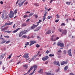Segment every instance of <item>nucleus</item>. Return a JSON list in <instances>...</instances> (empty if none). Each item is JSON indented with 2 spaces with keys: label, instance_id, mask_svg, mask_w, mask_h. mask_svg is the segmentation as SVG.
I'll return each instance as SVG.
<instances>
[{
  "label": "nucleus",
  "instance_id": "f257e3e1",
  "mask_svg": "<svg viewBox=\"0 0 75 75\" xmlns=\"http://www.w3.org/2000/svg\"><path fill=\"white\" fill-rule=\"evenodd\" d=\"M2 14L1 16V18L3 20H6L8 18V15L6 13V11L4 10L3 11Z\"/></svg>",
  "mask_w": 75,
  "mask_h": 75
},
{
  "label": "nucleus",
  "instance_id": "f03ea898",
  "mask_svg": "<svg viewBox=\"0 0 75 75\" xmlns=\"http://www.w3.org/2000/svg\"><path fill=\"white\" fill-rule=\"evenodd\" d=\"M33 68H34V69L33 71V73L34 72V71H35V70H36V69L37 68V66L36 65H35L33 66L32 67H31L29 70H28V71L26 74H28L30 73V71H31V70H32V69H33Z\"/></svg>",
  "mask_w": 75,
  "mask_h": 75
},
{
  "label": "nucleus",
  "instance_id": "7ed1b4c3",
  "mask_svg": "<svg viewBox=\"0 0 75 75\" xmlns=\"http://www.w3.org/2000/svg\"><path fill=\"white\" fill-rule=\"evenodd\" d=\"M14 12L13 11H10V13L9 14V17L10 18H13L14 17Z\"/></svg>",
  "mask_w": 75,
  "mask_h": 75
},
{
  "label": "nucleus",
  "instance_id": "20e7f679",
  "mask_svg": "<svg viewBox=\"0 0 75 75\" xmlns=\"http://www.w3.org/2000/svg\"><path fill=\"white\" fill-rule=\"evenodd\" d=\"M25 0H24L23 1H22V2H21V1H20V2L18 3V5L19 7H21L22 5L25 2Z\"/></svg>",
  "mask_w": 75,
  "mask_h": 75
},
{
  "label": "nucleus",
  "instance_id": "39448f33",
  "mask_svg": "<svg viewBox=\"0 0 75 75\" xmlns=\"http://www.w3.org/2000/svg\"><path fill=\"white\" fill-rule=\"evenodd\" d=\"M58 46H60V47H64V44L60 42H58L57 44Z\"/></svg>",
  "mask_w": 75,
  "mask_h": 75
},
{
  "label": "nucleus",
  "instance_id": "423d86ee",
  "mask_svg": "<svg viewBox=\"0 0 75 75\" xmlns=\"http://www.w3.org/2000/svg\"><path fill=\"white\" fill-rule=\"evenodd\" d=\"M48 58H49L48 56H46L42 58V60L43 61H46V60H47Z\"/></svg>",
  "mask_w": 75,
  "mask_h": 75
},
{
  "label": "nucleus",
  "instance_id": "0eeeda50",
  "mask_svg": "<svg viewBox=\"0 0 75 75\" xmlns=\"http://www.w3.org/2000/svg\"><path fill=\"white\" fill-rule=\"evenodd\" d=\"M54 65H58L59 67H60V65H59V62L58 61H55L53 62Z\"/></svg>",
  "mask_w": 75,
  "mask_h": 75
},
{
  "label": "nucleus",
  "instance_id": "6e6552de",
  "mask_svg": "<svg viewBox=\"0 0 75 75\" xmlns=\"http://www.w3.org/2000/svg\"><path fill=\"white\" fill-rule=\"evenodd\" d=\"M23 58H25L26 59H27V58H28V53H25V54L23 55Z\"/></svg>",
  "mask_w": 75,
  "mask_h": 75
},
{
  "label": "nucleus",
  "instance_id": "1a4fd4ad",
  "mask_svg": "<svg viewBox=\"0 0 75 75\" xmlns=\"http://www.w3.org/2000/svg\"><path fill=\"white\" fill-rule=\"evenodd\" d=\"M30 46H31L32 45L34 44H35V43H36L37 42L35 41H30Z\"/></svg>",
  "mask_w": 75,
  "mask_h": 75
},
{
  "label": "nucleus",
  "instance_id": "9d476101",
  "mask_svg": "<svg viewBox=\"0 0 75 75\" xmlns=\"http://www.w3.org/2000/svg\"><path fill=\"white\" fill-rule=\"evenodd\" d=\"M47 12H46L44 14V16H43V18H42L43 21H44V20H45V16H47Z\"/></svg>",
  "mask_w": 75,
  "mask_h": 75
},
{
  "label": "nucleus",
  "instance_id": "9b49d317",
  "mask_svg": "<svg viewBox=\"0 0 75 75\" xmlns=\"http://www.w3.org/2000/svg\"><path fill=\"white\" fill-rule=\"evenodd\" d=\"M68 54L70 57H72V54H71V50L70 49L68 50Z\"/></svg>",
  "mask_w": 75,
  "mask_h": 75
},
{
  "label": "nucleus",
  "instance_id": "f8f14e48",
  "mask_svg": "<svg viewBox=\"0 0 75 75\" xmlns=\"http://www.w3.org/2000/svg\"><path fill=\"white\" fill-rule=\"evenodd\" d=\"M5 55V54H1L0 56V58L1 59H3L4 57V56Z\"/></svg>",
  "mask_w": 75,
  "mask_h": 75
},
{
  "label": "nucleus",
  "instance_id": "ddd939ff",
  "mask_svg": "<svg viewBox=\"0 0 75 75\" xmlns=\"http://www.w3.org/2000/svg\"><path fill=\"white\" fill-rule=\"evenodd\" d=\"M67 30H66V29H64L62 32V33L63 34L66 35V34H67Z\"/></svg>",
  "mask_w": 75,
  "mask_h": 75
},
{
  "label": "nucleus",
  "instance_id": "4468645a",
  "mask_svg": "<svg viewBox=\"0 0 75 75\" xmlns=\"http://www.w3.org/2000/svg\"><path fill=\"white\" fill-rule=\"evenodd\" d=\"M39 24H38L37 25H33L31 27V29L32 30L33 29H34L35 27H37L38 25Z\"/></svg>",
  "mask_w": 75,
  "mask_h": 75
},
{
  "label": "nucleus",
  "instance_id": "2eb2a0df",
  "mask_svg": "<svg viewBox=\"0 0 75 75\" xmlns=\"http://www.w3.org/2000/svg\"><path fill=\"white\" fill-rule=\"evenodd\" d=\"M67 63L68 62H62L61 63V65H64V64H67Z\"/></svg>",
  "mask_w": 75,
  "mask_h": 75
},
{
  "label": "nucleus",
  "instance_id": "dca6fc26",
  "mask_svg": "<svg viewBox=\"0 0 75 75\" xmlns=\"http://www.w3.org/2000/svg\"><path fill=\"white\" fill-rule=\"evenodd\" d=\"M29 31H30V30H25L23 31H22V33H23V34H25L27 32H28Z\"/></svg>",
  "mask_w": 75,
  "mask_h": 75
},
{
  "label": "nucleus",
  "instance_id": "f3484780",
  "mask_svg": "<svg viewBox=\"0 0 75 75\" xmlns=\"http://www.w3.org/2000/svg\"><path fill=\"white\" fill-rule=\"evenodd\" d=\"M68 66H66L65 67V68H64V70L65 71H67L68 69Z\"/></svg>",
  "mask_w": 75,
  "mask_h": 75
},
{
  "label": "nucleus",
  "instance_id": "a211bd4d",
  "mask_svg": "<svg viewBox=\"0 0 75 75\" xmlns=\"http://www.w3.org/2000/svg\"><path fill=\"white\" fill-rule=\"evenodd\" d=\"M23 67H25V69H27V68H28V65L27 64H25V65H23Z\"/></svg>",
  "mask_w": 75,
  "mask_h": 75
},
{
  "label": "nucleus",
  "instance_id": "6ab92c4d",
  "mask_svg": "<svg viewBox=\"0 0 75 75\" xmlns=\"http://www.w3.org/2000/svg\"><path fill=\"white\" fill-rule=\"evenodd\" d=\"M38 72L40 73V74H42V73L43 72V69H40V70L38 71Z\"/></svg>",
  "mask_w": 75,
  "mask_h": 75
},
{
  "label": "nucleus",
  "instance_id": "aec40b11",
  "mask_svg": "<svg viewBox=\"0 0 75 75\" xmlns=\"http://www.w3.org/2000/svg\"><path fill=\"white\" fill-rule=\"evenodd\" d=\"M50 33H51V30H48L47 33H46L45 34L46 35H47V34H49Z\"/></svg>",
  "mask_w": 75,
  "mask_h": 75
},
{
  "label": "nucleus",
  "instance_id": "412c9836",
  "mask_svg": "<svg viewBox=\"0 0 75 75\" xmlns=\"http://www.w3.org/2000/svg\"><path fill=\"white\" fill-rule=\"evenodd\" d=\"M24 34L22 32H21L20 33L19 35V36L20 37H21Z\"/></svg>",
  "mask_w": 75,
  "mask_h": 75
},
{
  "label": "nucleus",
  "instance_id": "4be33fe9",
  "mask_svg": "<svg viewBox=\"0 0 75 75\" xmlns=\"http://www.w3.org/2000/svg\"><path fill=\"white\" fill-rule=\"evenodd\" d=\"M19 29H20V28H18L16 30H14L13 31V33H16V32H17V31H18V30H19Z\"/></svg>",
  "mask_w": 75,
  "mask_h": 75
},
{
  "label": "nucleus",
  "instance_id": "5701e85b",
  "mask_svg": "<svg viewBox=\"0 0 75 75\" xmlns=\"http://www.w3.org/2000/svg\"><path fill=\"white\" fill-rule=\"evenodd\" d=\"M59 31V32H62V31H63V30H62V29L61 28H59L58 30Z\"/></svg>",
  "mask_w": 75,
  "mask_h": 75
},
{
  "label": "nucleus",
  "instance_id": "b1692460",
  "mask_svg": "<svg viewBox=\"0 0 75 75\" xmlns=\"http://www.w3.org/2000/svg\"><path fill=\"white\" fill-rule=\"evenodd\" d=\"M35 5L36 7H38L39 6V4L35 3Z\"/></svg>",
  "mask_w": 75,
  "mask_h": 75
},
{
  "label": "nucleus",
  "instance_id": "393cba45",
  "mask_svg": "<svg viewBox=\"0 0 75 75\" xmlns=\"http://www.w3.org/2000/svg\"><path fill=\"white\" fill-rule=\"evenodd\" d=\"M51 41H56V40H57L55 39H53V38H51Z\"/></svg>",
  "mask_w": 75,
  "mask_h": 75
},
{
  "label": "nucleus",
  "instance_id": "a878e982",
  "mask_svg": "<svg viewBox=\"0 0 75 75\" xmlns=\"http://www.w3.org/2000/svg\"><path fill=\"white\" fill-rule=\"evenodd\" d=\"M58 52L59 53H60V54H59V55H61V54H62V51H61V50H59V51H58Z\"/></svg>",
  "mask_w": 75,
  "mask_h": 75
},
{
  "label": "nucleus",
  "instance_id": "bb28decb",
  "mask_svg": "<svg viewBox=\"0 0 75 75\" xmlns=\"http://www.w3.org/2000/svg\"><path fill=\"white\" fill-rule=\"evenodd\" d=\"M52 16H48L47 18L48 19H50V18H52Z\"/></svg>",
  "mask_w": 75,
  "mask_h": 75
},
{
  "label": "nucleus",
  "instance_id": "cd10ccee",
  "mask_svg": "<svg viewBox=\"0 0 75 75\" xmlns=\"http://www.w3.org/2000/svg\"><path fill=\"white\" fill-rule=\"evenodd\" d=\"M17 9H16L15 10L14 12L15 14H17Z\"/></svg>",
  "mask_w": 75,
  "mask_h": 75
},
{
  "label": "nucleus",
  "instance_id": "c85d7f7f",
  "mask_svg": "<svg viewBox=\"0 0 75 75\" xmlns=\"http://www.w3.org/2000/svg\"><path fill=\"white\" fill-rule=\"evenodd\" d=\"M22 27H25V26H26V23H23L22 25Z\"/></svg>",
  "mask_w": 75,
  "mask_h": 75
},
{
  "label": "nucleus",
  "instance_id": "c756f323",
  "mask_svg": "<svg viewBox=\"0 0 75 75\" xmlns=\"http://www.w3.org/2000/svg\"><path fill=\"white\" fill-rule=\"evenodd\" d=\"M34 14V13H31L30 14H29L28 16V17H31L32 16H33V15Z\"/></svg>",
  "mask_w": 75,
  "mask_h": 75
},
{
  "label": "nucleus",
  "instance_id": "7c9ffc66",
  "mask_svg": "<svg viewBox=\"0 0 75 75\" xmlns=\"http://www.w3.org/2000/svg\"><path fill=\"white\" fill-rule=\"evenodd\" d=\"M13 22H9L8 23V25H11V24H13Z\"/></svg>",
  "mask_w": 75,
  "mask_h": 75
},
{
  "label": "nucleus",
  "instance_id": "2f4dec72",
  "mask_svg": "<svg viewBox=\"0 0 75 75\" xmlns=\"http://www.w3.org/2000/svg\"><path fill=\"white\" fill-rule=\"evenodd\" d=\"M71 2H66V4L68 5H70V4H71Z\"/></svg>",
  "mask_w": 75,
  "mask_h": 75
},
{
  "label": "nucleus",
  "instance_id": "473e14b6",
  "mask_svg": "<svg viewBox=\"0 0 75 75\" xmlns=\"http://www.w3.org/2000/svg\"><path fill=\"white\" fill-rule=\"evenodd\" d=\"M65 24L63 23L61 24V26H65Z\"/></svg>",
  "mask_w": 75,
  "mask_h": 75
},
{
  "label": "nucleus",
  "instance_id": "72a5a7b5",
  "mask_svg": "<svg viewBox=\"0 0 75 75\" xmlns=\"http://www.w3.org/2000/svg\"><path fill=\"white\" fill-rule=\"evenodd\" d=\"M12 55V54H11L9 56L8 58V59H10L11 58V56Z\"/></svg>",
  "mask_w": 75,
  "mask_h": 75
},
{
  "label": "nucleus",
  "instance_id": "f704fd0d",
  "mask_svg": "<svg viewBox=\"0 0 75 75\" xmlns=\"http://www.w3.org/2000/svg\"><path fill=\"white\" fill-rule=\"evenodd\" d=\"M49 57H54V54H50L49 55Z\"/></svg>",
  "mask_w": 75,
  "mask_h": 75
},
{
  "label": "nucleus",
  "instance_id": "c9c22d12",
  "mask_svg": "<svg viewBox=\"0 0 75 75\" xmlns=\"http://www.w3.org/2000/svg\"><path fill=\"white\" fill-rule=\"evenodd\" d=\"M4 37L7 38H9V37L8 36H4Z\"/></svg>",
  "mask_w": 75,
  "mask_h": 75
},
{
  "label": "nucleus",
  "instance_id": "e433bc0d",
  "mask_svg": "<svg viewBox=\"0 0 75 75\" xmlns=\"http://www.w3.org/2000/svg\"><path fill=\"white\" fill-rule=\"evenodd\" d=\"M46 75H51V73H46Z\"/></svg>",
  "mask_w": 75,
  "mask_h": 75
},
{
  "label": "nucleus",
  "instance_id": "4c0bfd02",
  "mask_svg": "<svg viewBox=\"0 0 75 75\" xmlns=\"http://www.w3.org/2000/svg\"><path fill=\"white\" fill-rule=\"evenodd\" d=\"M6 33H11V31H10L9 30L7 31H6Z\"/></svg>",
  "mask_w": 75,
  "mask_h": 75
},
{
  "label": "nucleus",
  "instance_id": "58836bf2",
  "mask_svg": "<svg viewBox=\"0 0 75 75\" xmlns=\"http://www.w3.org/2000/svg\"><path fill=\"white\" fill-rule=\"evenodd\" d=\"M6 42V40H3V41L1 42V44H4Z\"/></svg>",
  "mask_w": 75,
  "mask_h": 75
},
{
  "label": "nucleus",
  "instance_id": "ea45409f",
  "mask_svg": "<svg viewBox=\"0 0 75 75\" xmlns=\"http://www.w3.org/2000/svg\"><path fill=\"white\" fill-rule=\"evenodd\" d=\"M35 58H36V57H35V56H34L31 59L32 60H34V59H35Z\"/></svg>",
  "mask_w": 75,
  "mask_h": 75
},
{
  "label": "nucleus",
  "instance_id": "a19ab883",
  "mask_svg": "<svg viewBox=\"0 0 75 75\" xmlns=\"http://www.w3.org/2000/svg\"><path fill=\"white\" fill-rule=\"evenodd\" d=\"M36 47H40V45H38V44H37L36 45Z\"/></svg>",
  "mask_w": 75,
  "mask_h": 75
},
{
  "label": "nucleus",
  "instance_id": "79ce46f5",
  "mask_svg": "<svg viewBox=\"0 0 75 75\" xmlns=\"http://www.w3.org/2000/svg\"><path fill=\"white\" fill-rule=\"evenodd\" d=\"M41 28V26L39 27L38 28H37V30H40V28Z\"/></svg>",
  "mask_w": 75,
  "mask_h": 75
},
{
  "label": "nucleus",
  "instance_id": "37998d69",
  "mask_svg": "<svg viewBox=\"0 0 75 75\" xmlns=\"http://www.w3.org/2000/svg\"><path fill=\"white\" fill-rule=\"evenodd\" d=\"M41 20H39V21L38 22H37L36 23L37 24H39V23H41Z\"/></svg>",
  "mask_w": 75,
  "mask_h": 75
},
{
  "label": "nucleus",
  "instance_id": "c03bdc74",
  "mask_svg": "<svg viewBox=\"0 0 75 75\" xmlns=\"http://www.w3.org/2000/svg\"><path fill=\"white\" fill-rule=\"evenodd\" d=\"M56 16H57V18H59V17H59V15H58V14H57L56 15Z\"/></svg>",
  "mask_w": 75,
  "mask_h": 75
},
{
  "label": "nucleus",
  "instance_id": "a18cd8bd",
  "mask_svg": "<svg viewBox=\"0 0 75 75\" xmlns=\"http://www.w3.org/2000/svg\"><path fill=\"white\" fill-rule=\"evenodd\" d=\"M6 29V28H4L3 29H2L1 30V31H4V30H5Z\"/></svg>",
  "mask_w": 75,
  "mask_h": 75
},
{
  "label": "nucleus",
  "instance_id": "49530a36",
  "mask_svg": "<svg viewBox=\"0 0 75 75\" xmlns=\"http://www.w3.org/2000/svg\"><path fill=\"white\" fill-rule=\"evenodd\" d=\"M28 45H29V42H27V43L25 44V45L26 46Z\"/></svg>",
  "mask_w": 75,
  "mask_h": 75
},
{
  "label": "nucleus",
  "instance_id": "de8ad7c7",
  "mask_svg": "<svg viewBox=\"0 0 75 75\" xmlns=\"http://www.w3.org/2000/svg\"><path fill=\"white\" fill-rule=\"evenodd\" d=\"M59 19H58L57 20H56L55 21V23H58V22L59 21Z\"/></svg>",
  "mask_w": 75,
  "mask_h": 75
},
{
  "label": "nucleus",
  "instance_id": "09e8293b",
  "mask_svg": "<svg viewBox=\"0 0 75 75\" xmlns=\"http://www.w3.org/2000/svg\"><path fill=\"white\" fill-rule=\"evenodd\" d=\"M50 52V51H48V50H47V51L46 52V54H48Z\"/></svg>",
  "mask_w": 75,
  "mask_h": 75
},
{
  "label": "nucleus",
  "instance_id": "8fccbe9b",
  "mask_svg": "<svg viewBox=\"0 0 75 75\" xmlns=\"http://www.w3.org/2000/svg\"><path fill=\"white\" fill-rule=\"evenodd\" d=\"M10 42V40L6 42V44H8V43H9V42Z\"/></svg>",
  "mask_w": 75,
  "mask_h": 75
},
{
  "label": "nucleus",
  "instance_id": "3c124183",
  "mask_svg": "<svg viewBox=\"0 0 75 75\" xmlns=\"http://www.w3.org/2000/svg\"><path fill=\"white\" fill-rule=\"evenodd\" d=\"M20 1V0H18L16 2V5H17L18 3V1Z\"/></svg>",
  "mask_w": 75,
  "mask_h": 75
},
{
  "label": "nucleus",
  "instance_id": "603ef678",
  "mask_svg": "<svg viewBox=\"0 0 75 75\" xmlns=\"http://www.w3.org/2000/svg\"><path fill=\"white\" fill-rule=\"evenodd\" d=\"M35 18H38V16L37 15H35Z\"/></svg>",
  "mask_w": 75,
  "mask_h": 75
},
{
  "label": "nucleus",
  "instance_id": "864d4df0",
  "mask_svg": "<svg viewBox=\"0 0 75 75\" xmlns=\"http://www.w3.org/2000/svg\"><path fill=\"white\" fill-rule=\"evenodd\" d=\"M28 16L27 15H25L23 16L24 18H26V17H28Z\"/></svg>",
  "mask_w": 75,
  "mask_h": 75
},
{
  "label": "nucleus",
  "instance_id": "5fc2aeb1",
  "mask_svg": "<svg viewBox=\"0 0 75 75\" xmlns=\"http://www.w3.org/2000/svg\"><path fill=\"white\" fill-rule=\"evenodd\" d=\"M23 37H24V38H27V36H26V35H25L23 36Z\"/></svg>",
  "mask_w": 75,
  "mask_h": 75
},
{
  "label": "nucleus",
  "instance_id": "6e6d98bb",
  "mask_svg": "<svg viewBox=\"0 0 75 75\" xmlns=\"http://www.w3.org/2000/svg\"><path fill=\"white\" fill-rule=\"evenodd\" d=\"M37 38L38 39V40H40L41 39V38L39 37V36H37Z\"/></svg>",
  "mask_w": 75,
  "mask_h": 75
},
{
  "label": "nucleus",
  "instance_id": "4d7b16f0",
  "mask_svg": "<svg viewBox=\"0 0 75 75\" xmlns=\"http://www.w3.org/2000/svg\"><path fill=\"white\" fill-rule=\"evenodd\" d=\"M8 25V23H5V25L6 26V25Z\"/></svg>",
  "mask_w": 75,
  "mask_h": 75
},
{
  "label": "nucleus",
  "instance_id": "13d9d810",
  "mask_svg": "<svg viewBox=\"0 0 75 75\" xmlns=\"http://www.w3.org/2000/svg\"><path fill=\"white\" fill-rule=\"evenodd\" d=\"M0 3L1 4H3V1H0Z\"/></svg>",
  "mask_w": 75,
  "mask_h": 75
},
{
  "label": "nucleus",
  "instance_id": "bf43d9fd",
  "mask_svg": "<svg viewBox=\"0 0 75 75\" xmlns=\"http://www.w3.org/2000/svg\"><path fill=\"white\" fill-rule=\"evenodd\" d=\"M64 54H66V50H64Z\"/></svg>",
  "mask_w": 75,
  "mask_h": 75
},
{
  "label": "nucleus",
  "instance_id": "052dcab7",
  "mask_svg": "<svg viewBox=\"0 0 75 75\" xmlns=\"http://www.w3.org/2000/svg\"><path fill=\"white\" fill-rule=\"evenodd\" d=\"M70 75H75V74H74L73 73H70Z\"/></svg>",
  "mask_w": 75,
  "mask_h": 75
},
{
  "label": "nucleus",
  "instance_id": "680f3d73",
  "mask_svg": "<svg viewBox=\"0 0 75 75\" xmlns=\"http://www.w3.org/2000/svg\"><path fill=\"white\" fill-rule=\"evenodd\" d=\"M28 4V2H26L24 4V5H25H25H27V4Z\"/></svg>",
  "mask_w": 75,
  "mask_h": 75
},
{
  "label": "nucleus",
  "instance_id": "e2e57ef3",
  "mask_svg": "<svg viewBox=\"0 0 75 75\" xmlns=\"http://www.w3.org/2000/svg\"><path fill=\"white\" fill-rule=\"evenodd\" d=\"M27 38H28V39H29V38H31V37H30L29 36H28L27 37Z\"/></svg>",
  "mask_w": 75,
  "mask_h": 75
},
{
  "label": "nucleus",
  "instance_id": "0e129e2a",
  "mask_svg": "<svg viewBox=\"0 0 75 75\" xmlns=\"http://www.w3.org/2000/svg\"><path fill=\"white\" fill-rule=\"evenodd\" d=\"M59 70V69H57L56 70V72H58Z\"/></svg>",
  "mask_w": 75,
  "mask_h": 75
},
{
  "label": "nucleus",
  "instance_id": "69168bd1",
  "mask_svg": "<svg viewBox=\"0 0 75 75\" xmlns=\"http://www.w3.org/2000/svg\"><path fill=\"white\" fill-rule=\"evenodd\" d=\"M30 19H28L27 20H26V21H30Z\"/></svg>",
  "mask_w": 75,
  "mask_h": 75
},
{
  "label": "nucleus",
  "instance_id": "338daca9",
  "mask_svg": "<svg viewBox=\"0 0 75 75\" xmlns=\"http://www.w3.org/2000/svg\"><path fill=\"white\" fill-rule=\"evenodd\" d=\"M15 26H16V24H14V25L13 26V28H14Z\"/></svg>",
  "mask_w": 75,
  "mask_h": 75
},
{
  "label": "nucleus",
  "instance_id": "774afa93",
  "mask_svg": "<svg viewBox=\"0 0 75 75\" xmlns=\"http://www.w3.org/2000/svg\"><path fill=\"white\" fill-rule=\"evenodd\" d=\"M5 28L6 29H7V28H8V26H6V27H5Z\"/></svg>",
  "mask_w": 75,
  "mask_h": 75
}]
</instances>
